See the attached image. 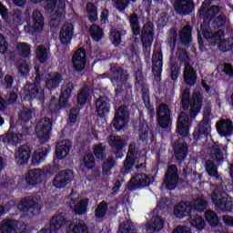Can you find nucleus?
<instances>
[{"label":"nucleus","instance_id":"nucleus-64","mask_svg":"<svg viewBox=\"0 0 233 233\" xmlns=\"http://www.w3.org/2000/svg\"><path fill=\"white\" fill-rule=\"evenodd\" d=\"M14 231L15 233H23L26 230V224L23 223V222H17L15 220H14Z\"/></svg>","mask_w":233,"mask_h":233},{"label":"nucleus","instance_id":"nucleus-1","mask_svg":"<svg viewBox=\"0 0 233 233\" xmlns=\"http://www.w3.org/2000/svg\"><path fill=\"white\" fill-rule=\"evenodd\" d=\"M202 34L211 45H217L218 44V48L222 52H227V50H230L233 46V39L232 38H225V33L221 30L216 31L215 33H212V29L208 28L207 29L205 25H201Z\"/></svg>","mask_w":233,"mask_h":233},{"label":"nucleus","instance_id":"nucleus-21","mask_svg":"<svg viewBox=\"0 0 233 233\" xmlns=\"http://www.w3.org/2000/svg\"><path fill=\"white\" fill-rule=\"evenodd\" d=\"M217 130L219 136L230 137L233 134V124L230 119H222L217 123Z\"/></svg>","mask_w":233,"mask_h":233},{"label":"nucleus","instance_id":"nucleus-4","mask_svg":"<svg viewBox=\"0 0 233 233\" xmlns=\"http://www.w3.org/2000/svg\"><path fill=\"white\" fill-rule=\"evenodd\" d=\"M37 81H39V76H36L35 84L25 85L22 91L21 97L27 99V101H32V99H38L41 101L42 99H45V91Z\"/></svg>","mask_w":233,"mask_h":233},{"label":"nucleus","instance_id":"nucleus-58","mask_svg":"<svg viewBox=\"0 0 233 233\" xmlns=\"http://www.w3.org/2000/svg\"><path fill=\"white\" fill-rule=\"evenodd\" d=\"M219 14V6L213 5L210 8L207 10V12L204 15L205 21L208 19H212L215 15H218Z\"/></svg>","mask_w":233,"mask_h":233},{"label":"nucleus","instance_id":"nucleus-34","mask_svg":"<svg viewBox=\"0 0 233 233\" xmlns=\"http://www.w3.org/2000/svg\"><path fill=\"white\" fill-rule=\"evenodd\" d=\"M19 210H22L25 214H28V216H32L35 210H37V204L34 202V200L25 199L22 200L18 206Z\"/></svg>","mask_w":233,"mask_h":233},{"label":"nucleus","instance_id":"nucleus-40","mask_svg":"<svg viewBox=\"0 0 233 233\" xmlns=\"http://www.w3.org/2000/svg\"><path fill=\"white\" fill-rule=\"evenodd\" d=\"M67 233H88V228L83 220H78L69 226Z\"/></svg>","mask_w":233,"mask_h":233},{"label":"nucleus","instance_id":"nucleus-51","mask_svg":"<svg viewBox=\"0 0 233 233\" xmlns=\"http://www.w3.org/2000/svg\"><path fill=\"white\" fill-rule=\"evenodd\" d=\"M34 117V111L30 108H23L19 114L20 121L26 123V121H30Z\"/></svg>","mask_w":233,"mask_h":233},{"label":"nucleus","instance_id":"nucleus-57","mask_svg":"<svg viewBox=\"0 0 233 233\" xmlns=\"http://www.w3.org/2000/svg\"><path fill=\"white\" fill-rule=\"evenodd\" d=\"M118 233H136L134 226L129 221H126L119 226Z\"/></svg>","mask_w":233,"mask_h":233},{"label":"nucleus","instance_id":"nucleus-32","mask_svg":"<svg viewBox=\"0 0 233 233\" xmlns=\"http://www.w3.org/2000/svg\"><path fill=\"white\" fill-rule=\"evenodd\" d=\"M225 154H227V147L223 145L215 144L211 148V157L217 163L223 161Z\"/></svg>","mask_w":233,"mask_h":233},{"label":"nucleus","instance_id":"nucleus-25","mask_svg":"<svg viewBox=\"0 0 233 233\" xmlns=\"http://www.w3.org/2000/svg\"><path fill=\"white\" fill-rule=\"evenodd\" d=\"M174 8L178 14H190L194 10V2L192 0H177Z\"/></svg>","mask_w":233,"mask_h":233},{"label":"nucleus","instance_id":"nucleus-7","mask_svg":"<svg viewBox=\"0 0 233 233\" xmlns=\"http://www.w3.org/2000/svg\"><path fill=\"white\" fill-rule=\"evenodd\" d=\"M50 130H52V122L50 119H40L35 127V134L40 143H46L50 139Z\"/></svg>","mask_w":233,"mask_h":233},{"label":"nucleus","instance_id":"nucleus-54","mask_svg":"<svg viewBox=\"0 0 233 233\" xmlns=\"http://www.w3.org/2000/svg\"><path fill=\"white\" fill-rule=\"evenodd\" d=\"M191 225L197 228V230H201L205 228V219L202 217L195 216L191 219Z\"/></svg>","mask_w":233,"mask_h":233},{"label":"nucleus","instance_id":"nucleus-61","mask_svg":"<svg viewBox=\"0 0 233 233\" xmlns=\"http://www.w3.org/2000/svg\"><path fill=\"white\" fill-rule=\"evenodd\" d=\"M177 40V33H176V30H171L169 32V36L167 40V45L171 50H174Z\"/></svg>","mask_w":233,"mask_h":233},{"label":"nucleus","instance_id":"nucleus-22","mask_svg":"<svg viewBox=\"0 0 233 233\" xmlns=\"http://www.w3.org/2000/svg\"><path fill=\"white\" fill-rule=\"evenodd\" d=\"M72 90H74V84L67 83L64 85L61 88V96L60 102L58 106H55V110H59V108H63L70 99V94H72Z\"/></svg>","mask_w":233,"mask_h":233},{"label":"nucleus","instance_id":"nucleus-6","mask_svg":"<svg viewBox=\"0 0 233 233\" xmlns=\"http://www.w3.org/2000/svg\"><path fill=\"white\" fill-rule=\"evenodd\" d=\"M76 173L72 169L62 170L58 172L53 178L54 188H65L74 181Z\"/></svg>","mask_w":233,"mask_h":233},{"label":"nucleus","instance_id":"nucleus-38","mask_svg":"<svg viewBox=\"0 0 233 233\" xmlns=\"http://www.w3.org/2000/svg\"><path fill=\"white\" fill-rule=\"evenodd\" d=\"M152 63L153 72L161 74V68H163V55H161V51H154Z\"/></svg>","mask_w":233,"mask_h":233},{"label":"nucleus","instance_id":"nucleus-46","mask_svg":"<svg viewBox=\"0 0 233 233\" xmlns=\"http://www.w3.org/2000/svg\"><path fill=\"white\" fill-rule=\"evenodd\" d=\"M86 10L91 23H96L97 21V7L93 3H87Z\"/></svg>","mask_w":233,"mask_h":233},{"label":"nucleus","instance_id":"nucleus-36","mask_svg":"<svg viewBox=\"0 0 233 233\" xmlns=\"http://www.w3.org/2000/svg\"><path fill=\"white\" fill-rule=\"evenodd\" d=\"M210 130H212V128L210 127V124H208V121L202 120V122L198 125V128L194 133V137L196 139H198V137L208 136V134H210Z\"/></svg>","mask_w":233,"mask_h":233},{"label":"nucleus","instance_id":"nucleus-24","mask_svg":"<svg viewBox=\"0 0 233 233\" xmlns=\"http://www.w3.org/2000/svg\"><path fill=\"white\" fill-rule=\"evenodd\" d=\"M65 6H66V0L59 1V5L56 9V13L53 15L50 21L51 26H59V23H61L63 17H65Z\"/></svg>","mask_w":233,"mask_h":233},{"label":"nucleus","instance_id":"nucleus-43","mask_svg":"<svg viewBox=\"0 0 233 233\" xmlns=\"http://www.w3.org/2000/svg\"><path fill=\"white\" fill-rule=\"evenodd\" d=\"M129 23L134 35H139L141 34V27L139 26V18L137 17V15H131L129 16Z\"/></svg>","mask_w":233,"mask_h":233},{"label":"nucleus","instance_id":"nucleus-49","mask_svg":"<svg viewBox=\"0 0 233 233\" xmlns=\"http://www.w3.org/2000/svg\"><path fill=\"white\" fill-rule=\"evenodd\" d=\"M206 170L211 177H219V175L218 174V167L212 160H208L206 162Z\"/></svg>","mask_w":233,"mask_h":233},{"label":"nucleus","instance_id":"nucleus-16","mask_svg":"<svg viewBox=\"0 0 233 233\" xmlns=\"http://www.w3.org/2000/svg\"><path fill=\"white\" fill-rule=\"evenodd\" d=\"M141 41L146 48L152 46V41H154V24L147 23L143 26Z\"/></svg>","mask_w":233,"mask_h":233},{"label":"nucleus","instance_id":"nucleus-63","mask_svg":"<svg viewBox=\"0 0 233 233\" xmlns=\"http://www.w3.org/2000/svg\"><path fill=\"white\" fill-rule=\"evenodd\" d=\"M18 71L22 76H26V74L30 72V67L28 66L26 62L21 60L20 62H18Z\"/></svg>","mask_w":233,"mask_h":233},{"label":"nucleus","instance_id":"nucleus-35","mask_svg":"<svg viewBox=\"0 0 233 233\" xmlns=\"http://www.w3.org/2000/svg\"><path fill=\"white\" fill-rule=\"evenodd\" d=\"M187 144L183 139H179L178 142L175 143V156L177 161H183L187 157Z\"/></svg>","mask_w":233,"mask_h":233},{"label":"nucleus","instance_id":"nucleus-28","mask_svg":"<svg viewBox=\"0 0 233 233\" xmlns=\"http://www.w3.org/2000/svg\"><path fill=\"white\" fill-rule=\"evenodd\" d=\"M96 114L98 116H105L110 110V100L105 96H100L96 102Z\"/></svg>","mask_w":233,"mask_h":233},{"label":"nucleus","instance_id":"nucleus-14","mask_svg":"<svg viewBox=\"0 0 233 233\" xmlns=\"http://www.w3.org/2000/svg\"><path fill=\"white\" fill-rule=\"evenodd\" d=\"M32 157V148H30L26 145H22L18 147L15 155V159L16 165H26L28 161H30V157Z\"/></svg>","mask_w":233,"mask_h":233},{"label":"nucleus","instance_id":"nucleus-9","mask_svg":"<svg viewBox=\"0 0 233 233\" xmlns=\"http://www.w3.org/2000/svg\"><path fill=\"white\" fill-rule=\"evenodd\" d=\"M46 172H48L46 169H30L25 176V182L31 187H35L46 179Z\"/></svg>","mask_w":233,"mask_h":233},{"label":"nucleus","instance_id":"nucleus-20","mask_svg":"<svg viewBox=\"0 0 233 233\" xmlns=\"http://www.w3.org/2000/svg\"><path fill=\"white\" fill-rule=\"evenodd\" d=\"M190 212H192V203L185 201L176 205L173 209L174 216L179 219H182V218H187Z\"/></svg>","mask_w":233,"mask_h":233},{"label":"nucleus","instance_id":"nucleus-30","mask_svg":"<svg viewBox=\"0 0 233 233\" xmlns=\"http://www.w3.org/2000/svg\"><path fill=\"white\" fill-rule=\"evenodd\" d=\"M43 28H45V18H43L41 12L35 11L32 16V30L34 32H43Z\"/></svg>","mask_w":233,"mask_h":233},{"label":"nucleus","instance_id":"nucleus-52","mask_svg":"<svg viewBox=\"0 0 233 233\" xmlns=\"http://www.w3.org/2000/svg\"><path fill=\"white\" fill-rule=\"evenodd\" d=\"M87 100H88V87L85 86L84 87H82V89L78 93L77 104L85 105Z\"/></svg>","mask_w":233,"mask_h":233},{"label":"nucleus","instance_id":"nucleus-2","mask_svg":"<svg viewBox=\"0 0 233 233\" xmlns=\"http://www.w3.org/2000/svg\"><path fill=\"white\" fill-rule=\"evenodd\" d=\"M181 103L184 110L188 109V106H190L189 116L191 119H195L201 110V93L195 92L190 100V89L184 88L182 91Z\"/></svg>","mask_w":233,"mask_h":233},{"label":"nucleus","instance_id":"nucleus-11","mask_svg":"<svg viewBox=\"0 0 233 233\" xmlns=\"http://www.w3.org/2000/svg\"><path fill=\"white\" fill-rule=\"evenodd\" d=\"M158 125L162 128H167L170 125V108L165 104H160L157 109Z\"/></svg>","mask_w":233,"mask_h":233},{"label":"nucleus","instance_id":"nucleus-26","mask_svg":"<svg viewBox=\"0 0 233 233\" xmlns=\"http://www.w3.org/2000/svg\"><path fill=\"white\" fill-rule=\"evenodd\" d=\"M72 35H74V25L70 23L65 24L59 35V39L63 45H68L69 41L72 40Z\"/></svg>","mask_w":233,"mask_h":233},{"label":"nucleus","instance_id":"nucleus-10","mask_svg":"<svg viewBox=\"0 0 233 233\" xmlns=\"http://www.w3.org/2000/svg\"><path fill=\"white\" fill-rule=\"evenodd\" d=\"M152 183V178L147 174H138L132 177L128 183L129 190H136V188H143L148 187Z\"/></svg>","mask_w":233,"mask_h":233},{"label":"nucleus","instance_id":"nucleus-42","mask_svg":"<svg viewBox=\"0 0 233 233\" xmlns=\"http://www.w3.org/2000/svg\"><path fill=\"white\" fill-rule=\"evenodd\" d=\"M108 144L110 147H112V148H114V150H122L123 147L127 145V142H125V140L121 139L119 137L110 136L108 137Z\"/></svg>","mask_w":233,"mask_h":233},{"label":"nucleus","instance_id":"nucleus-45","mask_svg":"<svg viewBox=\"0 0 233 233\" xmlns=\"http://www.w3.org/2000/svg\"><path fill=\"white\" fill-rule=\"evenodd\" d=\"M14 225H15V222H14V220H3L0 224V233H14Z\"/></svg>","mask_w":233,"mask_h":233},{"label":"nucleus","instance_id":"nucleus-56","mask_svg":"<svg viewBox=\"0 0 233 233\" xmlns=\"http://www.w3.org/2000/svg\"><path fill=\"white\" fill-rule=\"evenodd\" d=\"M93 152L97 159H104L106 156V149L103 144H98L94 147Z\"/></svg>","mask_w":233,"mask_h":233},{"label":"nucleus","instance_id":"nucleus-55","mask_svg":"<svg viewBox=\"0 0 233 233\" xmlns=\"http://www.w3.org/2000/svg\"><path fill=\"white\" fill-rule=\"evenodd\" d=\"M131 1L134 2L136 0H131ZM156 1L157 3H159V1L161 0H156ZM129 2L130 0H113L116 9L119 10L120 12H122V10H125L127 6H128Z\"/></svg>","mask_w":233,"mask_h":233},{"label":"nucleus","instance_id":"nucleus-15","mask_svg":"<svg viewBox=\"0 0 233 233\" xmlns=\"http://www.w3.org/2000/svg\"><path fill=\"white\" fill-rule=\"evenodd\" d=\"M72 63L73 67L77 72L85 70V66H86V51L83 48L77 49L72 57Z\"/></svg>","mask_w":233,"mask_h":233},{"label":"nucleus","instance_id":"nucleus-27","mask_svg":"<svg viewBox=\"0 0 233 233\" xmlns=\"http://www.w3.org/2000/svg\"><path fill=\"white\" fill-rule=\"evenodd\" d=\"M2 141L5 145L16 147V145L21 144L23 141V134L8 131L5 135L2 136Z\"/></svg>","mask_w":233,"mask_h":233},{"label":"nucleus","instance_id":"nucleus-19","mask_svg":"<svg viewBox=\"0 0 233 233\" xmlns=\"http://www.w3.org/2000/svg\"><path fill=\"white\" fill-rule=\"evenodd\" d=\"M61 81H63V76L56 72L47 74L45 78L47 90H56V88H59Z\"/></svg>","mask_w":233,"mask_h":233},{"label":"nucleus","instance_id":"nucleus-33","mask_svg":"<svg viewBox=\"0 0 233 233\" xmlns=\"http://www.w3.org/2000/svg\"><path fill=\"white\" fill-rule=\"evenodd\" d=\"M135 156H136V144H131L129 145L127 157L124 162V167L126 170H130V168H132V167H134L136 163H139L137 159L134 158Z\"/></svg>","mask_w":233,"mask_h":233},{"label":"nucleus","instance_id":"nucleus-12","mask_svg":"<svg viewBox=\"0 0 233 233\" xmlns=\"http://www.w3.org/2000/svg\"><path fill=\"white\" fill-rule=\"evenodd\" d=\"M127 123H128V110L126 106H120L115 114L113 126L116 130H121V128L127 127Z\"/></svg>","mask_w":233,"mask_h":233},{"label":"nucleus","instance_id":"nucleus-31","mask_svg":"<svg viewBox=\"0 0 233 233\" xmlns=\"http://www.w3.org/2000/svg\"><path fill=\"white\" fill-rule=\"evenodd\" d=\"M165 227V220L160 217H154L151 223L146 225V231L148 233L159 232Z\"/></svg>","mask_w":233,"mask_h":233},{"label":"nucleus","instance_id":"nucleus-44","mask_svg":"<svg viewBox=\"0 0 233 233\" xmlns=\"http://www.w3.org/2000/svg\"><path fill=\"white\" fill-rule=\"evenodd\" d=\"M89 32L91 35V37L93 39V41H101V39H103V29L101 27H99V25H93L90 26L89 28Z\"/></svg>","mask_w":233,"mask_h":233},{"label":"nucleus","instance_id":"nucleus-39","mask_svg":"<svg viewBox=\"0 0 233 233\" xmlns=\"http://www.w3.org/2000/svg\"><path fill=\"white\" fill-rule=\"evenodd\" d=\"M208 202L203 197H198L193 199L191 204V210H196L197 212H203L207 209Z\"/></svg>","mask_w":233,"mask_h":233},{"label":"nucleus","instance_id":"nucleus-5","mask_svg":"<svg viewBox=\"0 0 233 233\" xmlns=\"http://www.w3.org/2000/svg\"><path fill=\"white\" fill-rule=\"evenodd\" d=\"M110 77L113 85L116 86V92H121V90H125V88H127L128 74H127V71L123 70V68L118 66H112Z\"/></svg>","mask_w":233,"mask_h":233},{"label":"nucleus","instance_id":"nucleus-53","mask_svg":"<svg viewBox=\"0 0 233 233\" xmlns=\"http://www.w3.org/2000/svg\"><path fill=\"white\" fill-rule=\"evenodd\" d=\"M36 57L40 63H45L48 59V50L43 46H38L36 49Z\"/></svg>","mask_w":233,"mask_h":233},{"label":"nucleus","instance_id":"nucleus-62","mask_svg":"<svg viewBox=\"0 0 233 233\" xmlns=\"http://www.w3.org/2000/svg\"><path fill=\"white\" fill-rule=\"evenodd\" d=\"M77 116H79V109L73 108L69 114V125H76L77 123Z\"/></svg>","mask_w":233,"mask_h":233},{"label":"nucleus","instance_id":"nucleus-47","mask_svg":"<svg viewBox=\"0 0 233 233\" xmlns=\"http://www.w3.org/2000/svg\"><path fill=\"white\" fill-rule=\"evenodd\" d=\"M106 210H108V204L105 201L98 204L95 211V216L97 219H103L106 215Z\"/></svg>","mask_w":233,"mask_h":233},{"label":"nucleus","instance_id":"nucleus-8","mask_svg":"<svg viewBox=\"0 0 233 233\" xmlns=\"http://www.w3.org/2000/svg\"><path fill=\"white\" fill-rule=\"evenodd\" d=\"M179 59H182L186 61L185 67H184V80L187 85H196V81L198 80V76H196V71L192 66H190V64L187 62V59H188V56H187V53L183 50H180L178 52Z\"/></svg>","mask_w":233,"mask_h":233},{"label":"nucleus","instance_id":"nucleus-50","mask_svg":"<svg viewBox=\"0 0 233 233\" xmlns=\"http://www.w3.org/2000/svg\"><path fill=\"white\" fill-rule=\"evenodd\" d=\"M16 50L22 57H28L30 56V46L26 43H18L16 45Z\"/></svg>","mask_w":233,"mask_h":233},{"label":"nucleus","instance_id":"nucleus-41","mask_svg":"<svg viewBox=\"0 0 233 233\" xmlns=\"http://www.w3.org/2000/svg\"><path fill=\"white\" fill-rule=\"evenodd\" d=\"M205 219L211 227H217L219 223V217L218 216V213L211 209H208L205 212Z\"/></svg>","mask_w":233,"mask_h":233},{"label":"nucleus","instance_id":"nucleus-3","mask_svg":"<svg viewBox=\"0 0 233 233\" xmlns=\"http://www.w3.org/2000/svg\"><path fill=\"white\" fill-rule=\"evenodd\" d=\"M211 201L214 203L215 207L222 210V212H230V210H232V198H230L228 194L219 191V189H216L213 192Z\"/></svg>","mask_w":233,"mask_h":233},{"label":"nucleus","instance_id":"nucleus-17","mask_svg":"<svg viewBox=\"0 0 233 233\" xmlns=\"http://www.w3.org/2000/svg\"><path fill=\"white\" fill-rule=\"evenodd\" d=\"M179 177L177 176V167L170 166L166 173L165 184L169 190H174L177 185Z\"/></svg>","mask_w":233,"mask_h":233},{"label":"nucleus","instance_id":"nucleus-37","mask_svg":"<svg viewBox=\"0 0 233 233\" xmlns=\"http://www.w3.org/2000/svg\"><path fill=\"white\" fill-rule=\"evenodd\" d=\"M96 167V158L92 153H86L80 164L82 170H90Z\"/></svg>","mask_w":233,"mask_h":233},{"label":"nucleus","instance_id":"nucleus-48","mask_svg":"<svg viewBox=\"0 0 233 233\" xmlns=\"http://www.w3.org/2000/svg\"><path fill=\"white\" fill-rule=\"evenodd\" d=\"M180 41L181 43L187 44L192 41V31L190 30V26H185L180 32Z\"/></svg>","mask_w":233,"mask_h":233},{"label":"nucleus","instance_id":"nucleus-59","mask_svg":"<svg viewBox=\"0 0 233 233\" xmlns=\"http://www.w3.org/2000/svg\"><path fill=\"white\" fill-rule=\"evenodd\" d=\"M116 162L112 158H106L102 166L103 174H108L114 168Z\"/></svg>","mask_w":233,"mask_h":233},{"label":"nucleus","instance_id":"nucleus-18","mask_svg":"<svg viewBox=\"0 0 233 233\" xmlns=\"http://www.w3.org/2000/svg\"><path fill=\"white\" fill-rule=\"evenodd\" d=\"M189 128L188 115L185 112L180 113L177 123V132L183 137H187Z\"/></svg>","mask_w":233,"mask_h":233},{"label":"nucleus","instance_id":"nucleus-13","mask_svg":"<svg viewBox=\"0 0 233 233\" xmlns=\"http://www.w3.org/2000/svg\"><path fill=\"white\" fill-rule=\"evenodd\" d=\"M70 207H73L74 212L81 216L86 214L88 207V198H81L79 195L71 197Z\"/></svg>","mask_w":233,"mask_h":233},{"label":"nucleus","instance_id":"nucleus-60","mask_svg":"<svg viewBox=\"0 0 233 233\" xmlns=\"http://www.w3.org/2000/svg\"><path fill=\"white\" fill-rule=\"evenodd\" d=\"M110 41L115 46H117L121 43V33L116 29H113L110 32Z\"/></svg>","mask_w":233,"mask_h":233},{"label":"nucleus","instance_id":"nucleus-23","mask_svg":"<svg viewBox=\"0 0 233 233\" xmlns=\"http://www.w3.org/2000/svg\"><path fill=\"white\" fill-rule=\"evenodd\" d=\"M72 142L70 140H62L56 144V156L57 159H65L70 154Z\"/></svg>","mask_w":233,"mask_h":233},{"label":"nucleus","instance_id":"nucleus-29","mask_svg":"<svg viewBox=\"0 0 233 233\" xmlns=\"http://www.w3.org/2000/svg\"><path fill=\"white\" fill-rule=\"evenodd\" d=\"M46 156H48V148L42 147L35 149L31 158V164L34 167H37L40 163L45 161Z\"/></svg>","mask_w":233,"mask_h":233}]
</instances>
